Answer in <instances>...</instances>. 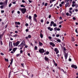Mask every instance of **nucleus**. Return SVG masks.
I'll return each mask as SVG.
<instances>
[{
  "label": "nucleus",
  "mask_w": 78,
  "mask_h": 78,
  "mask_svg": "<svg viewBox=\"0 0 78 78\" xmlns=\"http://www.w3.org/2000/svg\"><path fill=\"white\" fill-rule=\"evenodd\" d=\"M20 9L21 11L23 14H25V12L27 11V9H25V8Z\"/></svg>",
  "instance_id": "obj_1"
},
{
  "label": "nucleus",
  "mask_w": 78,
  "mask_h": 78,
  "mask_svg": "<svg viewBox=\"0 0 78 78\" xmlns=\"http://www.w3.org/2000/svg\"><path fill=\"white\" fill-rule=\"evenodd\" d=\"M20 43V42L19 41H18L17 42H16V43H13V45L14 46V47H17L18 45L19 44V43Z\"/></svg>",
  "instance_id": "obj_2"
},
{
  "label": "nucleus",
  "mask_w": 78,
  "mask_h": 78,
  "mask_svg": "<svg viewBox=\"0 0 78 78\" xmlns=\"http://www.w3.org/2000/svg\"><path fill=\"white\" fill-rule=\"evenodd\" d=\"M39 51L40 53H44L45 52V50L43 49H39Z\"/></svg>",
  "instance_id": "obj_3"
},
{
  "label": "nucleus",
  "mask_w": 78,
  "mask_h": 78,
  "mask_svg": "<svg viewBox=\"0 0 78 78\" xmlns=\"http://www.w3.org/2000/svg\"><path fill=\"white\" fill-rule=\"evenodd\" d=\"M64 56L65 58L66 59H67V57H68V54L66 53V52H64Z\"/></svg>",
  "instance_id": "obj_4"
},
{
  "label": "nucleus",
  "mask_w": 78,
  "mask_h": 78,
  "mask_svg": "<svg viewBox=\"0 0 78 78\" xmlns=\"http://www.w3.org/2000/svg\"><path fill=\"white\" fill-rule=\"evenodd\" d=\"M54 51H55V52H56V54H57H57H58L59 53V50H58V49L56 48L54 49Z\"/></svg>",
  "instance_id": "obj_5"
},
{
  "label": "nucleus",
  "mask_w": 78,
  "mask_h": 78,
  "mask_svg": "<svg viewBox=\"0 0 78 78\" xmlns=\"http://www.w3.org/2000/svg\"><path fill=\"white\" fill-rule=\"evenodd\" d=\"M71 67H72V68H74L76 69H77V66L74 65H71Z\"/></svg>",
  "instance_id": "obj_6"
},
{
  "label": "nucleus",
  "mask_w": 78,
  "mask_h": 78,
  "mask_svg": "<svg viewBox=\"0 0 78 78\" xmlns=\"http://www.w3.org/2000/svg\"><path fill=\"white\" fill-rule=\"evenodd\" d=\"M9 48H12V47H13V46H12V43L9 42Z\"/></svg>",
  "instance_id": "obj_7"
},
{
  "label": "nucleus",
  "mask_w": 78,
  "mask_h": 78,
  "mask_svg": "<svg viewBox=\"0 0 78 78\" xmlns=\"http://www.w3.org/2000/svg\"><path fill=\"white\" fill-rule=\"evenodd\" d=\"M49 44L51 45L52 46V47H55V44L52 42H50L49 43Z\"/></svg>",
  "instance_id": "obj_8"
},
{
  "label": "nucleus",
  "mask_w": 78,
  "mask_h": 78,
  "mask_svg": "<svg viewBox=\"0 0 78 78\" xmlns=\"http://www.w3.org/2000/svg\"><path fill=\"white\" fill-rule=\"evenodd\" d=\"M25 41H22L21 44L19 45V46H23V44H25Z\"/></svg>",
  "instance_id": "obj_9"
},
{
  "label": "nucleus",
  "mask_w": 78,
  "mask_h": 78,
  "mask_svg": "<svg viewBox=\"0 0 78 78\" xmlns=\"http://www.w3.org/2000/svg\"><path fill=\"white\" fill-rule=\"evenodd\" d=\"M53 62L54 63V65H55V66H57V63H56L55 62V61L54 60H53Z\"/></svg>",
  "instance_id": "obj_10"
},
{
  "label": "nucleus",
  "mask_w": 78,
  "mask_h": 78,
  "mask_svg": "<svg viewBox=\"0 0 78 78\" xmlns=\"http://www.w3.org/2000/svg\"><path fill=\"white\" fill-rule=\"evenodd\" d=\"M54 24V22L52 21L51 22V24H50V27L53 26V24Z\"/></svg>",
  "instance_id": "obj_11"
},
{
  "label": "nucleus",
  "mask_w": 78,
  "mask_h": 78,
  "mask_svg": "<svg viewBox=\"0 0 78 78\" xmlns=\"http://www.w3.org/2000/svg\"><path fill=\"white\" fill-rule=\"evenodd\" d=\"M40 36L41 38H43V34L41 33H40Z\"/></svg>",
  "instance_id": "obj_12"
},
{
  "label": "nucleus",
  "mask_w": 78,
  "mask_h": 78,
  "mask_svg": "<svg viewBox=\"0 0 78 78\" xmlns=\"http://www.w3.org/2000/svg\"><path fill=\"white\" fill-rule=\"evenodd\" d=\"M15 24H16V25H17H17H20V22H15Z\"/></svg>",
  "instance_id": "obj_13"
},
{
  "label": "nucleus",
  "mask_w": 78,
  "mask_h": 78,
  "mask_svg": "<svg viewBox=\"0 0 78 78\" xmlns=\"http://www.w3.org/2000/svg\"><path fill=\"white\" fill-rule=\"evenodd\" d=\"M39 45L40 46H42L43 45V44H42V43H41V42H39Z\"/></svg>",
  "instance_id": "obj_14"
},
{
  "label": "nucleus",
  "mask_w": 78,
  "mask_h": 78,
  "mask_svg": "<svg viewBox=\"0 0 78 78\" xmlns=\"http://www.w3.org/2000/svg\"><path fill=\"white\" fill-rule=\"evenodd\" d=\"M12 37H18L19 36H18V35H17V34H15L14 35H13Z\"/></svg>",
  "instance_id": "obj_15"
},
{
  "label": "nucleus",
  "mask_w": 78,
  "mask_h": 78,
  "mask_svg": "<svg viewBox=\"0 0 78 78\" xmlns=\"http://www.w3.org/2000/svg\"><path fill=\"white\" fill-rule=\"evenodd\" d=\"M44 59H45V60L46 61H47L48 60V58H47V57H45L44 58Z\"/></svg>",
  "instance_id": "obj_16"
},
{
  "label": "nucleus",
  "mask_w": 78,
  "mask_h": 78,
  "mask_svg": "<svg viewBox=\"0 0 78 78\" xmlns=\"http://www.w3.org/2000/svg\"><path fill=\"white\" fill-rule=\"evenodd\" d=\"M37 17V15L36 14H35L34 15V18H36Z\"/></svg>",
  "instance_id": "obj_17"
},
{
  "label": "nucleus",
  "mask_w": 78,
  "mask_h": 78,
  "mask_svg": "<svg viewBox=\"0 0 78 78\" xmlns=\"http://www.w3.org/2000/svg\"><path fill=\"white\" fill-rule=\"evenodd\" d=\"M69 2L66 3L65 5V7L66 8V7H67V6H68V5H69Z\"/></svg>",
  "instance_id": "obj_18"
},
{
  "label": "nucleus",
  "mask_w": 78,
  "mask_h": 78,
  "mask_svg": "<svg viewBox=\"0 0 78 78\" xmlns=\"http://www.w3.org/2000/svg\"><path fill=\"white\" fill-rule=\"evenodd\" d=\"M34 20L35 22H37V19H36V18H34Z\"/></svg>",
  "instance_id": "obj_19"
},
{
  "label": "nucleus",
  "mask_w": 78,
  "mask_h": 78,
  "mask_svg": "<svg viewBox=\"0 0 78 78\" xmlns=\"http://www.w3.org/2000/svg\"><path fill=\"white\" fill-rule=\"evenodd\" d=\"M53 26L54 27H57V25L56 24V23H54L53 24Z\"/></svg>",
  "instance_id": "obj_20"
},
{
  "label": "nucleus",
  "mask_w": 78,
  "mask_h": 78,
  "mask_svg": "<svg viewBox=\"0 0 78 78\" xmlns=\"http://www.w3.org/2000/svg\"><path fill=\"white\" fill-rule=\"evenodd\" d=\"M75 6H76V5H75V4H73L72 5V6L73 8V7H75Z\"/></svg>",
  "instance_id": "obj_21"
},
{
  "label": "nucleus",
  "mask_w": 78,
  "mask_h": 78,
  "mask_svg": "<svg viewBox=\"0 0 78 78\" xmlns=\"http://www.w3.org/2000/svg\"><path fill=\"white\" fill-rule=\"evenodd\" d=\"M17 50V48H15L13 49L12 51H13L15 52L16 51V50Z\"/></svg>",
  "instance_id": "obj_22"
},
{
  "label": "nucleus",
  "mask_w": 78,
  "mask_h": 78,
  "mask_svg": "<svg viewBox=\"0 0 78 78\" xmlns=\"http://www.w3.org/2000/svg\"><path fill=\"white\" fill-rule=\"evenodd\" d=\"M13 62V59H12L11 60V62L10 63V64H12V62Z\"/></svg>",
  "instance_id": "obj_23"
},
{
  "label": "nucleus",
  "mask_w": 78,
  "mask_h": 78,
  "mask_svg": "<svg viewBox=\"0 0 78 78\" xmlns=\"http://www.w3.org/2000/svg\"><path fill=\"white\" fill-rule=\"evenodd\" d=\"M3 7H4V6L3 5H1L0 6V8L1 9H3Z\"/></svg>",
  "instance_id": "obj_24"
},
{
  "label": "nucleus",
  "mask_w": 78,
  "mask_h": 78,
  "mask_svg": "<svg viewBox=\"0 0 78 78\" xmlns=\"http://www.w3.org/2000/svg\"><path fill=\"white\" fill-rule=\"evenodd\" d=\"M57 42H61V40L59 39H57Z\"/></svg>",
  "instance_id": "obj_25"
},
{
  "label": "nucleus",
  "mask_w": 78,
  "mask_h": 78,
  "mask_svg": "<svg viewBox=\"0 0 78 78\" xmlns=\"http://www.w3.org/2000/svg\"><path fill=\"white\" fill-rule=\"evenodd\" d=\"M57 28H58L57 27H56L55 28H54V30L55 31H57Z\"/></svg>",
  "instance_id": "obj_26"
},
{
  "label": "nucleus",
  "mask_w": 78,
  "mask_h": 78,
  "mask_svg": "<svg viewBox=\"0 0 78 78\" xmlns=\"http://www.w3.org/2000/svg\"><path fill=\"white\" fill-rule=\"evenodd\" d=\"M37 47L36 46H35L34 47V49L35 50H37Z\"/></svg>",
  "instance_id": "obj_27"
},
{
  "label": "nucleus",
  "mask_w": 78,
  "mask_h": 78,
  "mask_svg": "<svg viewBox=\"0 0 78 78\" xmlns=\"http://www.w3.org/2000/svg\"><path fill=\"white\" fill-rule=\"evenodd\" d=\"M5 61L6 62H8L9 60L8 59L5 58Z\"/></svg>",
  "instance_id": "obj_28"
},
{
  "label": "nucleus",
  "mask_w": 78,
  "mask_h": 78,
  "mask_svg": "<svg viewBox=\"0 0 78 78\" xmlns=\"http://www.w3.org/2000/svg\"><path fill=\"white\" fill-rule=\"evenodd\" d=\"M21 7H23V8H24V7H25V6H24V5H20Z\"/></svg>",
  "instance_id": "obj_29"
},
{
  "label": "nucleus",
  "mask_w": 78,
  "mask_h": 78,
  "mask_svg": "<svg viewBox=\"0 0 78 78\" xmlns=\"http://www.w3.org/2000/svg\"><path fill=\"white\" fill-rule=\"evenodd\" d=\"M72 4H76V2L75 1H73L72 2Z\"/></svg>",
  "instance_id": "obj_30"
},
{
  "label": "nucleus",
  "mask_w": 78,
  "mask_h": 78,
  "mask_svg": "<svg viewBox=\"0 0 78 78\" xmlns=\"http://www.w3.org/2000/svg\"><path fill=\"white\" fill-rule=\"evenodd\" d=\"M48 5V3H46L44 4L45 6H47Z\"/></svg>",
  "instance_id": "obj_31"
},
{
  "label": "nucleus",
  "mask_w": 78,
  "mask_h": 78,
  "mask_svg": "<svg viewBox=\"0 0 78 78\" xmlns=\"http://www.w3.org/2000/svg\"><path fill=\"white\" fill-rule=\"evenodd\" d=\"M11 72H10L9 73V77H10V75H11Z\"/></svg>",
  "instance_id": "obj_32"
},
{
  "label": "nucleus",
  "mask_w": 78,
  "mask_h": 78,
  "mask_svg": "<svg viewBox=\"0 0 78 78\" xmlns=\"http://www.w3.org/2000/svg\"><path fill=\"white\" fill-rule=\"evenodd\" d=\"M18 47H21L20 48V50H22V48H23V46H18Z\"/></svg>",
  "instance_id": "obj_33"
},
{
  "label": "nucleus",
  "mask_w": 78,
  "mask_h": 78,
  "mask_svg": "<svg viewBox=\"0 0 78 78\" xmlns=\"http://www.w3.org/2000/svg\"><path fill=\"white\" fill-rule=\"evenodd\" d=\"M12 5V4L10 3L9 5V7H11Z\"/></svg>",
  "instance_id": "obj_34"
},
{
  "label": "nucleus",
  "mask_w": 78,
  "mask_h": 78,
  "mask_svg": "<svg viewBox=\"0 0 78 78\" xmlns=\"http://www.w3.org/2000/svg\"><path fill=\"white\" fill-rule=\"evenodd\" d=\"M28 19H31V16H29Z\"/></svg>",
  "instance_id": "obj_35"
},
{
  "label": "nucleus",
  "mask_w": 78,
  "mask_h": 78,
  "mask_svg": "<svg viewBox=\"0 0 78 78\" xmlns=\"http://www.w3.org/2000/svg\"><path fill=\"white\" fill-rule=\"evenodd\" d=\"M28 37L29 38H31V35H29L28 36Z\"/></svg>",
  "instance_id": "obj_36"
},
{
  "label": "nucleus",
  "mask_w": 78,
  "mask_h": 78,
  "mask_svg": "<svg viewBox=\"0 0 78 78\" xmlns=\"http://www.w3.org/2000/svg\"><path fill=\"white\" fill-rule=\"evenodd\" d=\"M41 23H43V22H44V20L43 19H41Z\"/></svg>",
  "instance_id": "obj_37"
},
{
  "label": "nucleus",
  "mask_w": 78,
  "mask_h": 78,
  "mask_svg": "<svg viewBox=\"0 0 78 78\" xmlns=\"http://www.w3.org/2000/svg\"><path fill=\"white\" fill-rule=\"evenodd\" d=\"M56 37H59V35L58 34H57L56 35Z\"/></svg>",
  "instance_id": "obj_38"
},
{
  "label": "nucleus",
  "mask_w": 78,
  "mask_h": 78,
  "mask_svg": "<svg viewBox=\"0 0 78 78\" xmlns=\"http://www.w3.org/2000/svg\"><path fill=\"white\" fill-rule=\"evenodd\" d=\"M20 53H21V54L23 53V51L22 50H21L20 51Z\"/></svg>",
  "instance_id": "obj_39"
},
{
  "label": "nucleus",
  "mask_w": 78,
  "mask_h": 78,
  "mask_svg": "<svg viewBox=\"0 0 78 78\" xmlns=\"http://www.w3.org/2000/svg\"><path fill=\"white\" fill-rule=\"evenodd\" d=\"M46 54H47V55H48L49 54V52L47 51L46 52Z\"/></svg>",
  "instance_id": "obj_40"
},
{
  "label": "nucleus",
  "mask_w": 78,
  "mask_h": 78,
  "mask_svg": "<svg viewBox=\"0 0 78 78\" xmlns=\"http://www.w3.org/2000/svg\"><path fill=\"white\" fill-rule=\"evenodd\" d=\"M2 38V35L0 34V39Z\"/></svg>",
  "instance_id": "obj_41"
},
{
  "label": "nucleus",
  "mask_w": 78,
  "mask_h": 78,
  "mask_svg": "<svg viewBox=\"0 0 78 78\" xmlns=\"http://www.w3.org/2000/svg\"><path fill=\"white\" fill-rule=\"evenodd\" d=\"M48 38L49 39H51V37H48Z\"/></svg>",
  "instance_id": "obj_42"
},
{
  "label": "nucleus",
  "mask_w": 78,
  "mask_h": 78,
  "mask_svg": "<svg viewBox=\"0 0 78 78\" xmlns=\"http://www.w3.org/2000/svg\"><path fill=\"white\" fill-rule=\"evenodd\" d=\"M1 55H2V56H3V55H4V54L2 52V53H1Z\"/></svg>",
  "instance_id": "obj_43"
},
{
  "label": "nucleus",
  "mask_w": 78,
  "mask_h": 78,
  "mask_svg": "<svg viewBox=\"0 0 78 78\" xmlns=\"http://www.w3.org/2000/svg\"><path fill=\"white\" fill-rule=\"evenodd\" d=\"M51 16L50 15H49L48 16V18L49 19H50L51 18Z\"/></svg>",
  "instance_id": "obj_44"
},
{
  "label": "nucleus",
  "mask_w": 78,
  "mask_h": 78,
  "mask_svg": "<svg viewBox=\"0 0 78 78\" xmlns=\"http://www.w3.org/2000/svg\"><path fill=\"white\" fill-rule=\"evenodd\" d=\"M50 31H53V28H51V29H50Z\"/></svg>",
  "instance_id": "obj_45"
},
{
  "label": "nucleus",
  "mask_w": 78,
  "mask_h": 78,
  "mask_svg": "<svg viewBox=\"0 0 78 78\" xmlns=\"http://www.w3.org/2000/svg\"><path fill=\"white\" fill-rule=\"evenodd\" d=\"M73 20H76V18H75V17H73Z\"/></svg>",
  "instance_id": "obj_46"
},
{
  "label": "nucleus",
  "mask_w": 78,
  "mask_h": 78,
  "mask_svg": "<svg viewBox=\"0 0 78 78\" xmlns=\"http://www.w3.org/2000/svg\"><path fill=\"white\" fill-rule=\"evenodd\" d=\"M75 32L76 33H78V31H77V29H76Z\"/></svg>",
  "instance_id": "obj_47"
},
{
  "label": "nucleus",
  "mask_w": 78,
  "mask_h": 78,
  "mask_svg": "<svg viewBox=\"0 0 78 78\" xmlns=\"http://www.w3.org/2000/svg\"><path fill=\"white\" fill-rule=\"evenodd\" d=\"M21 66H23V67H24V64H23V63H21Z\"/></svg>",
  "instance_id": "obj_48"
},
{
  "label": "nucleus",
  "mask_w": 78,
  "mask_h": 78,
  "mask_svg": "<svg viewBox=\"0 0 78 78\" xmlns=\"http://www.w3.org/2000/svg\"><path fill=\"white\" fill-rule=\"evenodd\" d=\"M69 11L70 14H72V11L69 10Z\"/></svg>",
  "instance_id": "obj_49"
},
{
  "label": "nucleus",
  "mask_w": 78,
  "mask_h": 78,
  "mask_svg": "<svg viewBox=\"0 0 78 78\" xmlns=\"http://www.w3.org/2000/svg\"><path fill=\"white\" fill-rule=\"evenodd\" d=\"M25 25L26 27H28V24L27 23Z\"/></svg>",
  "instance_id": "obj_50"
},
{
  "label": "nucleus",
  "mask_w": 78,
  "mask_h": 78,
  "mask_svg": "<svg viewBox=\"0 0 78 78\" xmlns=\"http://www.w3.org/2000/svg\"><path fill=\"white\" fill-rule=\"evenodd\" d=\"M69 2V0H66V1L65 2L67 3V2Z\"/></svg>",
  "instance_id": "obj_51"
},
{
  "label": "nucleus",
  "mask_w": 78,
  "mask_h": 78,
  "mask_svg": "<svg viewBox=\"0 0 78 78\" xmlns=\"http://www.w3.org/2000/svg\"><path fill=\"white\" fill-rule=\"evenodd\" d=\"M75 10V11H76V12H78V9H74Z\"/></svg>",
  "instance_id": "obj_52"
},
{
  "label": "nucleus",
  "mask_w": 78,
  "mask_h": 78,
  "mask_svg": "<svg viewBox=\"0 0 78 78\" xmlns=\"http://www.w3.org/2000/svg\"><path fill=\"white\" fill-rule=\"evenodd\" d=\"M22 2L23 3H25V1L24 0H22Z\"/></svg>",
  "instance_id": "obj_53"
},
{
  "label": "nucleus",
  "mask_w": 78,
  "mask_h": 78,
  "mask_svg": "<svg viewBox=\"0 0 78 78\" xmlns=\"http://www.w3.org/2000/svg\"><path fill=\"white\" fill-rule=\"evenodd\" d=\"M62 22H63V21H61V22H60L59 23V24H61L62 23Z\"/></svg>",
  "instance_id": "obj_54"
},
{
  "label": "nucleus",
  "mask_w": 78,
  "mask_h": 78,
  "mask_svg": "<svg viewBox=\"0 0 78 78\" xmlns=\"http://www.w3.org/2000/svg\"><path fill=\"white\" fill-rule=\"evenodd\" d=\"M57 31H60V29L57 28Z\"/></svg>",
  "instance_id": "obj_55"
},
{
  "label": "nucleus",
  "mask_w": 78,
  "mask_h": 78,
  "mask_svg": "<svg viewBox=\"0 0 78 78\" xmlns=\"http://www.w3.org/2000/svg\"><path fill=\"white\" fill-rule=\"evenodd\" d=\"M48 30H50L51 29V27H48Z\"/></svg>",
  "instance_id": "obj_56"
},
{
  "label": "nucleus",
  "mask_w": 78,
  "mask_h": 78,
  "mask_svg": "<svg viewBox=\"0 0 78 78\" xmlns=\"http://www.w3.org/2000/svg\"><path fill=\"white\" fill-rule=\"evenodd\" d=\"M3 3L2 2H0V5H3Z\"/></svg>",
  "instance_id": "obj_57"
},
{
  "label": "nucleus",
  "mask_w": 78,
  "mask_h": 78,
  "mask_svg": "<svg viewBox=\"0 0 78 78\" xmlns=\"http://www.w3.org/2000/svg\"><path fill=\"white\" fill-rule=\"evenodd\" d=\"M29 2V3H31L32 2L30 0H28Z\"/></svg>",
  "instance_id": "obj_58"
},
{
  "label": "nucleus",
  "mask_w": 78,
  "mask_h": 78,
  "mask_svg": "<svg viewBox=\"0 0 78 78\" xmlns=\"http://www.w3.org/2000/svg\"><path fill=\"white\" fill-rule=\"evenodd\" d=\"M52 6H53V4H52L51 5H50V8H51V7H52Z\"/></svg>",
  "instance_id": "obj_59"
},
{
  "label": "nucleus",
  "mask_w": 78,
  "mask_h": 78,
  "mask_svg": "<svg viewBox=\"0 0 78 78\" xmlns=\"http://www.w3.org/2000/svg\"><path fill=\"white\" fill-rule=\"evenodd\" d=\"M66 16H69V14L67 12L66 13Z\"/></svg>",
  "instance_id": "obj_60"
},
{
  "label": "nucleus",
  "mask_w": 78,
  "mask_h": 78,
  "mask_svg": "<svg viewBox=\"0 0 78 78\" xmlns=\"http://www.w3.org/2000/svg\"><path fill=\"white\" fill-rule=\"evenodd\" d=\"M49 23H50V22H48V21H47V22H46L47 24H49Z\"/></svg>",
  "instance_id": "obj_61"
},
{
  "label": "nucleus",
  "mask_w": 78,
  "mask_h": 78,
  "mask_svg": "<svg viewBox=\"0 0 78 78\" xmlns=\"http://www.w3.org/2000/svg\"><path fill=\"white\" fill-rule=\"evenodd\" d=\"M12 48H9V50L10 51H11V50H12Z\"/></svg>",
  "instance_id": "obj_62"
},
{
  "label": "nucleus",
  "mask_w": 78,
  "mask_h": 78,
  "mask_svg": "<svg viewBox=\"0 0 78 78\" xmlns=\"http://www.w3.org/2000/svg\"><path fill=\"white\" fill-rule=\"evenodd\" d=\"M20 11H17V13L18 14H20Z\"/></svg>",
  "instance_id": "obj_63"
},
{
  "label": "nucleus",
  "mask_w": 78,
  "mask_h": 78,
  "mask_svg": "<svg viewBox=\"0 0 78 78\" xmlns=\"http://www.w3.org/2000/svg\"><path fill=\"white\" fill-rule=\"evenodd\" d=\"M1 12L2 13H3V12H4V10H2Z\"/></svg>",
  "instance_id": "obj_64"
}]
</instances>
